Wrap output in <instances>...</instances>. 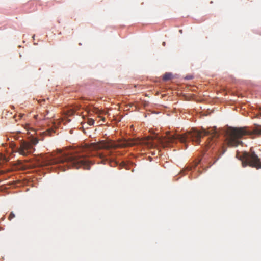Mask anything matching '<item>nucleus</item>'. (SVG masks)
<instances>
[{
	"label": "nucleus",
	"instance_id": "obj_3",
	"mask_svg": "<svg viewBox=\"0 0 261 261\" xmlns=\"http://www.w3.org/2000/svg\"><path fill=\"white\" fill-rule=\"evenodd\" d=\"M227 134L226 139L228 145L236 147L243 143L239 139L244 136L261 135V126H257L252 131L247 130L246 127H230L227 130Z\"/></svg>",
	"mask_w": 261,
	"mask_h": 261
},
{
	"label": "nucleus",
	"instance_id": "obj_9",
	"mask_svg": "<svg viewBox=\"0 0 261 261\" xmlns=\"http://www.w3.org/2000/svg\"><path fill=\"white\" fill-rule=\"evenodd\" d=\"M38 139L36 138H33L30 140V141H29L30 143L32 145L33 147L34 146L36 145L38 143Z\"/></svg>",
	"mask_w": 261,
	"mask_h": 261
},
{
	"label": "nucleus",
	"instance_id": "obj_10",
	"mask_svg": "<svg viewBox=\"0 0 261 261\" xmlns=\"http://www.w3.org/2000/svg\"><path fill=\"white\" fill-rule=\"evenodd\" d=\"M15 217V215L14 214V213L13 212H11L10 213V214H9V216L8 219L9 221H11L12 220V219H13Z\"/></svg>",
	"mask_w": 261,
	"mask_h": 261
},
{
	"label": "nucleus",
	"instance_id": "obj_5",
	"mask_svg": "<svg viewBox=\"0 0 261 261\" xmlns=\"http://www.w3.org/2000/svg\"><path fill=\"white\" fill-rule=\"evenodd\" d=\"M141 143L145 144L148 147H153L155 146V143L154 142L152 137H148L143 141L135 139H125L119 141L114 147L125 148Z\"/></svg>",
	"mask_w": 261,
	"mask_h": 261
},
{
	"label": "nucleus",
	"instance_id": "obj_2",
	"mask_svg": "<svg viewBox=\"0 0 261 261\" xmlns=\"http://www.w3.org/2000/svg\"><path fill=\"white\" fill-rule=\"evenodd\" d=\"M210 135L206 142V146L210 147L214 142V138H218L219 134L216 127L211 128L206 130L202 129L201 132L192 130L181 135L171 134L169 132H167L166 136L162 138H159L158 141L163 145H168L170 143L177 142L179 140L182 143L191 141L199 144L200 139L202 136Z\"/></svg>",
	"mask_w": 261,
	"mask_h": 261
},
{
	"label": "nucleus",
	"instance_id": "obj_12",
	"mask_svg": "<svg viewBox=\"0 0 261 261\" xmlns=\"http://www.w3.org/2000/svg\"><path fill=\"white\" fill-rule=\"evenodd\" d=\"M52 132H54L53 129H49L48 130V134L49 135H51V133Z\"/></svg>",
	"mask_w": 261,
	"mask_h": 261
},
{
	"label": "nucleus",
	"instance_id": "obj_1",
	"mask_svg": "<svg viewBox=\"0 0 261 261\" xmlns=\"http://www.w3.org/2000/svg\"><path fill=\"white\" fill-rule=\"evenodd\" d=\"M110 146L104 142L97 143H91L89 145L79 147L73 149L67 153L60 152L56 156L49 155L47 157L46 164L53 165L62 164L59 168L64 171L69 167L75 169L83 168L84 169H90V165L93 163L89 161L86 157L90 156H99L100 158H104L105 155L101 153L96 152V150L110 148Z\"/></svg>",
	"mask_w": 261,
	"mask_h": 261
},
{
	"label": "nucleus",
	"instance_id": "obj_11",
	"mask_svg": "<svg viewBox=\"0 0 261 261\" xmlns=\"http://www.w3.org/2000/svg\"><path fill=\"white\" fill-rule=\"evenodd\" d=\"M94 123V120L92 119H89L88 120V124L89 125H93Z\"/></svg>",
	"mask_w": 261,
	"mask_h": 261
},
{
	"label": "nucleus",
	"instance_id": "obj_14",
	"mask_svg": "<svg viewBox=\"0 0 261 261\" xmlns=\"http://www.w3.org/2000/svg\"><path fill=\"white\" fill-rule=\"evenodd\" d=\"M163 45H165V42H163Z\"/></svg>",
	"mask_w": 261,
	"mask_h": 261
},
{
	"label": "nucleus",
	"instance_id": "obj_8",
	"mask_svg": "<svg viewBox=\"0 0 261 261\" xmlns=\"http://www.w3.org/2000/svg\"><path fill=\"white\" fill-rule=\"evenodd\" d=\"M172 74L171 73L167 72L166 73L163 77V80L164 81H168L172 79Z\"/></svg>",
	"mask_w": 261,
	"mask_h": 261
},
{
	"label": "nucleus",
	"instance_id": "obj_13",
	"mask_svg": "<svg viewBox=\"0 0 261 261\" xmlns=\"http://www.w3.org/2000/svg\"><path fill=\"white\" fill-rule=\"evenodd\" d=\"M217 160H218V159H215L214 161L212 163H210V166H211L213 164H214L217 161Z\"/></svg>",
	"mask_w": 261,
	"mask_h": 261
},
{
	"label": "nucleus",
	"instance_id": "obj_4",
	"mask_svg": "<svg viewBox=\"0 0 261 261\" xmlns=\"http://www.w3.org/2000/svg\"><path fill=\"white\" fill-rule=\"evenodd\" d=\"M237 157L242 161L243 167L249 166L257 169L261 168V161L254 151L244 152L237 154Z\"/></svg>",
	"mask_w": 261,
	"mask_h": 261
},
{
	"label": "nucleus",
	"instance_id": "obj_6",
	"mask_svg": "<svg viewBox=\"0 0 261 261\" xmlns=\"http://www.w3.org/2000/svg\"><path fill=\"white\" fill-rule=\"evenodd\" d=\"M15 147L14 152L18 153L20 155L23 156H27L28 155L33 153L35 150V148L33 147L29 141H25L21 139L19 141V145L16 146V145L13 143Z\"/></svg>",
	"mask_w": 261,
	"mask_h": 261
},
{
	"label": "nucleus",
	"instance_id": "obj_7",
	"mask_svg": "<svg viewBox=\"0 0 261 261\" xmlns=\"http://www.w3.org/2000/svg\"><path fill=\"white\" fill-rule=\"evenodd\" d=\"M12 137H13L15 140H18L19 141L21 139H23L22 137L20 136V133L19 132L15 134H12Z\"/></svg>",
	"mask_w": 261,
	"mask_h": 261
}]
</instances>
